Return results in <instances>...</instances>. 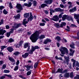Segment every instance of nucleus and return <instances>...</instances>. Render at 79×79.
I'll use <instances>...</instances> for the list:
<instances>
[{"mask_svg": "<svg viewBox=\"0 0 79 79\" xmlns=\"http://www.w3.org/2000/svg\"><path fill=\"white\" fill-rule=\"evenodd\" d=\"M41 32H40L39 31H36L34 33L31 35L30 38L32 42H35L38 40V36L39 35V34H40Z\"/></svg>", "mask_w": 79, "mask_h": 79, "instance_id": "1", "label": "nucleus"}, {"mask_svg": "<svg viewBox=\"0 0 79 79\" xmlns=\"http://www.w3.org/2000/svg\"><path fill=\"white\" fill-rule=\"evenodd\" d=\"M59 50L60 52H61V54L62 55H64L65 54V52L67 54H68V50L67 49V48L65 47H62Z\"/></svg>", "mask_w": 79, "mask_h": 79, "instance_id": "2", "label": "nucleus"}, {"mask_svg": "<svg viewBox=\"0 0 79 79\" xmlns=\"http://www.w3.org/2000/svg\"><path fill=\"white\" fill-rule=\"evenodd\" d=\"M71 61H72V62H73V66L74 68V66H75V67H76V66H77L79 68V63L77 61H76V60H74L73 59H71Z\"/></svg>", "mask_w": 79, "mask_h": 79, "instance_id": "3", "label": "nucleus"}, {"mask_svg": "<svg viewBox=\"0 0 79 79\" xmlns=\"http://www.w3.org/2000/svg\"><path fill=\"white\" fill-rule=\"evenodd\" d=\"M16 7L17 9L19 10H18L17 11V13H19V12H20L21 10H23V8L22 7V6H21V5L20 4H17Z\"/></svg>", "mask_w": 79, "mask_h": 79, "instance_id": "4", "label": "nucleus"}, {"mask_svg": "<svg viewBox=\"0 0 79 79\" xmlns=\"http://www.w3.org/2000/svg\"><path fill=\"white\" fill-rule=\"evenodd\" d=\"M22 24L21 23H15L14 24V26H13V28L14 29H18L22 26Z\"/></svg>", "mask_w": 79, "mask_h": 79, "instance_id": "5", "label": "nucleus"}, {"mask_svg": "<svg viewBox=\"0 0 79 79\" xmlns=\"http://www.w3.org/2000/svg\"><path fill=\"white\" fill-rule=\"evenodd\" d=\"M24 67H25L27 68V69H26V71H29V70H30V69H31H31H32V68H33V66L31 65H25Z\"/></svg>", "mask_w": 79, "mask_h": 79, "instance_id": "6", "label": "nucleus"}, {"mask_svg": "<svg viewBox=\"0 0 79 79\" xmlns=\"http://www.w3.org/2000/svg\"><path fill=\"white\" fill-rule=\"evenodd\" d=\"M26 19H24L23 21V25H24V26L25 27H26L27 26V25H26V24H27L28 23V22L29 21V19H28V21H26Z\"/></svg>", "mask_w": 79, "mask_h": 79, "instance_id": "7", "label": "nucleus"}, {"mask_svg": "<svg viewBox=\"0 0 79 79\" xmlns=\"http://www.w3.org/2000/svg\"><path fill=\"white\" fill-rule=\"evenodd\" d=\"M5 32H6V30H3V29H1V28H0V35H3Z\"/></svg>", "mask_w": 79, "mask_h": 79, "instance_id": "8", "label": "nucleus"}, {"mask_svg": "<svg viewBox=\"0 0 79 79\" xmlns=\"http://www.w3.org/2000/svg\"><path fill=\"white\" fill-rule=\"evenodd\" d=\"M52 20H53L55 21H57L59 19V18L58 17V15H55L53 17V18L51 19Z\"/></svg>", "mask_w": 79, "mask_h": 79, "instance_id": "9", "label": "nucleus"}, {"mask_svg": "<svg viewBox=\"0 0 79 79\" xmlns=\"http://www.w3.org/2000/svg\"><path fill=\"white\" fill-rule=\"evenodd\" d=\"M53 2V0H48V1H44V3L47 4V5H50L52 4Z\"/></svg>", "mask_w": 79, "mask_h": 79, "instance_id": "10", "label": "nucleus"}, {"mask_svg": "<svg viewBox=\"0 0 79 79\" xmlns=\"http://www.w3.org/2000/svg\"><path fill=\"white\" fill-rule=\"evenodd\" d=\"M55 12H61L63 11V10H62L60 8H57L54 9Z\"/></svg>", "mask_w": 79, "mask_h": 79, "instance_id": "11", "label": "nucleus"}, {"mask_svg": "<svg viewBox=\"0 0 79 79\" xmlns=\"http://www.w3.org/2000/svg\"><path fill=\"white\" fill-rule=\"evenodd\" d=\"M24 6H27V7H31L32 5V3L31 2H29L28 3H24Z\"/></svg>", "mask_w": 79, "mask_h": 79, "instance_id": "12", "label": "nucleus"}, {"mask_svg": "<svg viewBox=\"0 0 79 79\" xmlns=\"http://www.w3.org/2000/svg\"><path fill=\"white\" fill-rule=\"evenodd\" d=\"M64 58L65 60H66V62L67 63V64L68 65V64L69 62V57L64 56Z\"/></svg>", "mask_w": 79, "mask_h": 79, "instance_id": "13", "label": "nucleus"}, {"mask_svg": "<svg viewBox=\"0 0 79 79\" xmlns=\"http://www.w3.org/2000/svg\"><path fill=\"white\" fill-rule=\"evenodd\" d=\"M52 40L48 38L46 40H45L44 41V44H47V43L48 42H51Z\"/></svg>", "mask_w": 79, "mask_h": 79, "instance_id": "14", "label": "nucleus"}, {"mask_svg": "<svg viewBox=\"0 0 79 79\" xmlns=\"http://www.w3.org/2000/svg\"><path fill=\"white\" fill-rule=\"evenodd\" d=\"M29 53L27 52L25 53L24 54L22 55V56L23 57V58H27V56H29Z\"/></svg>", "mask_w": 79, "mask_h": 79, "instance_id": "15", "label": "nucleus"}, {"mask_svg": "<svg viewBox=\"0 0 79 79\" xmlns=\"http://www.w3.org/2000/svg\"><path fill=\"white\" fill-rule=\"evenodd\" d=\"M76 10H77V9L76 7H75L73 8L70 9L69 10V12H70V13H73V12H74V11H76Z\"/></svg>", "mask_w": 79, "mask_h": 79, "instance_id": "16", "label": "nucleus"}, {"mask_svg": "<svg viewBox=\"0 0 79 79\" xmlns=\"http://www.w3.org/2000/svg\"><path fill=\"white\" fill-rule=\"evenodd\" d=\"M7 49L8 52H12L14 50L13 48L11 47H9L7 48Z\"/></svg>", "mask_w": 79, "mask_h": 79, "instance_id": "17", "label": "nucleus"}, {"mask_svg": "<svg viewBox=\"0 0 79 79\" xmlns=\"http://www.w3.org/2000/svg\"><path fill=\"white\" fill-rule=\"evenodd\" d=\"M67 20L68 21H73V17L71 15H69V16H68L67 17Z\"/></svg>", "mask_w": 79, "mask_h": 79, "instance_id": "18", "label": "nucleus"}, {"mask_svg": "<svg viewBox=\"0 0 79 79\" xmlns=\"http://www.w3.org/2000/svg\"><path fill=\"white\" fill-rule=\"evenodd\" d=\"M34 48H32L28 52V53L31 55L33 54V52H34Z\"/></svg>", "mask_w": 79, "mask_h": 79, "instance_id": "19", "label": "nucleus"}, {"mask_svg": "<svg viewBox=\"0 0 79 79\" xmlns=\"http://www.w3.org/2000/svg\"><path fill=\"white\" fill-rule=\"evenodd\" d=\"M63 69H58L57 70V71L56 72V73H61V74H63Z\"/></svg>", "mask_w": 79, "mask_h": 79, "instance_id": "20", "label": "nucleus"}, {"mask_svg": "<svg viewBox=\"0 0 79 79\" xmlns=\"http://www.w3.org/2000/svg\"><path fill=\"white\" fill-rule=\"evenodd\" d=\"M8 57L9 60H10V61H12V62H15V60L13 58L11 57H10V56H8Z\"/></svg>", "mask_w": 79, "mask_h": 79, "instance_id": "21", "label": "nucleus"}, {"mask_svg": "<svg viewBox=\"0 0 79 79\" xmlns=\"http://www.w3.org/2000/svg\"><path fill=\"white\" fill-rule=\"evenodd\" d=\"M29 18V20H30L31 21H32V20L34 19V17H33L31 13H30V16L29 17V18Z\"/></svg>", "mask_w": 79, "mask_h": 79, "instance_id": "22", "label": "nucleus"}, {"mask_svg": "<svg viewBox=\"0 0 79 79\" xmlns=\"http://www.w3.org/2000/svg\"><path fill=\"white\" fill-rule=\"evenodd\" d=\"M22 44H23V42L22 41H20L19 43V44H17L16 45V48H18L21 45H22Z\"/></svg>", "mask_w": 79, "mask_h": 79, "instance_id": "23", "label": "nucleus"}, {"mask_svg": "<svg viewBox=\"0 0 79 79\" xmlns=\"http://www.w3.org/2000/svg\"><path fill=\"white\" fill-rule=\"evenodd\" d=\"M69 50L70 52H71V53H70L69 55L70 56H73L74 53V51H73V50H72L71 49H70Z\"/></svg>", "mask_w": 79, "mask_h": 79, "instance_id": "24", "label": "nucleus"}, {"mask_svg": "<svg viewBox=\"0 0 79 79\" xmlns=\"http://www.w3.org/2000/svg\"><path fill=\"white\" fill-rule=\"evenodd\" d=\"M74 18L75 19H77L79 18V14H74Z\"/></svg>", "mask_w": 79, "mask_h": 79, "instance_id": "25", "label": "nucleus"}, {"mask_svg": "<svg viewBox=\"0 0 79 79\" xmlns=\"http://www.w3.org/2000/svg\"><path fill=\"white\" fill-rule=\"evenodd\" d=\"M68 16L66 15H63V17H62V20L63 21H64L65 19H67Z\"/></svg>", "mask_w": 79, "mask_h": 79, "instance_id": "26", "label": "nucleus"}, {"mask_svg": "<svg viewBox=\"0 0 79 79\" xmlns=\"http://www.w3.org/2000/svg\"><path fill=\"white\" fill-rule=\"evenodd\" d=\"M64 77L66 78H68L69 77V73H66L64 75Z\"/></svg>", "mask_w": 79, "mask_h": 79, "instance_id": "27", "label": "nucleus"}, {"mask_svg": "<svg viewBox=\"0 0 79 79\" xmlns=\"http://www.w3.org/2000/svg\"><path fill=\"white\" fill-rule=\"evenodd\" d=\"M54 26H55V27H57V28H60V23H56L54 24Z\"/></svg>", "mask_w": 79, "mask_h": 79, "instance_id": "28", "label": "nucleus"}, {"mask_svg": "<svg viewBox=\"0 0 79 79\" xmlns=\"http://www.w3.org/2000/svg\"><path fill=\"white\" fill-rule=\"evenodd\" d=\"M29 45H30V44H29V43H27L25 44H24V48H27V47H28L29 46Z\"/></svg>", "mask_w": 79, "mask_h": 79, "instance_id": "29", "label": "nucleus"}, {"mask_svg": "<svg viewBox=\"0 0 79 79\" xmlns=\"http://www.w3.org/2000/svg\"><path fill=\"white\" fill-rule=\"evenodd\" d=\"M66 23L65 22H61V24L60 25V27H63V26H66Z\"/></svg>", "mask_w": 79, "mask_h": 79, "instance_id": "30", "label": "nucleus"}, {"mask_svg": "<svg viewBox=\"0 0 79 79\" xmlns=\"http://www.w3.org/2000/svg\"><path fill=\"white\" fill-rule=\"evenodd\" d=\"M24 18H28L29 16V13H25L23 15Z\"/></svg>", "mask_w": 79, "mask_h": 79, "instance_id": "31", "label": "nucleus"}, {"mask_svg": "<svg viewBox=\"0 0 79 79\" xmlns=\"http://www.w3.org/2000/svg\"><path fill=\"white\" fill-rule=\"evenodd\" d=\"M14 18H15V19H19L20 18V15L18 14L17 15L15 16Z\"/></svg>", "mask_w": 79, "mask_h": 79, "instance_id": "32", "label": "nucleus"}, {"mask_svg": "<svg viewBox=\"0 0 79 79\" xmlns=\"http://www.w3.org/2000/svg\"><path fill=\"white\" fill-rule=\"evenodd\" d=\"M45 6H47V4L44 3L41 5V7L42 8H44L45 7Z\"/></svg>", "mask_w": 79, "mask_h": 79, "instance_id": "33", "label": "nucleus"}, {"mask_svg": "<svg viewBox=\"0 0 79 79\" xmlns=\"http://www.w3.org/2000/svg\"><path fill=\"white\" fill-rule=\"evenodd\" d=\"M55 39L57 41H59L61 40V38L59 36H57L56 37Z\"/></svg>", "mask_w": 79, "mask_h": 79, "instance_id": "34", "label": "nucleus"}, {"mask_svg": "<svg viewBox=\"0 0 79 79\" xmlns=\"http://www.w3.org/2000/svg\"><path fill=\"white\" fill-rule=\"evenodd\" d=\"M14 39H13L12 38H10L9 40L8 41V42L9 43H11V42H14Z\"/></svg>", "mask_w": 79, "mask_h": 79, "instance_id": "35", "label": "nucleus"}, {"mask_svg": "<svg viewBox=\"0 0 79 79\" xmlns=\"http://www.w3.org/2000/svg\"><path fill=\"white\" fill-rule=\"evenodd\" d=\"M20 54V52H15V53H13L14 55H19Z\"/></svg>", "mask_w": 79, "mask_h": 79, "instance_id": "36", "label": "nucleus"}, {"mask_svg": "<svg viewBox=\"0 0 79 79\" xmlns=\"http://www.w3.org/2000/svg\"><path fill=\"white\" fill-rule=\"evenodd\" d=\"M33 4L34 6H37V2L35 1H33Z\"/></svg>", "mask_w": 79, "mask_h": 79, "instance_id": "37", "label": "nucleus"}, {"mask_svg": "<svg viewBox=\"0 0 79 79\" xmlns=\"http://www.w3.org/2000/svg\"><path fill=\"white\" fill-rule=\"evenodd\" d=\"M50 14L51 15H52V13H54V12H55V10H53L52 9H50Z\"/></svg>", "mask_w": 79, "mask_h": 79, "instance_id": "38", "label": "nucleus"}, {"mask_svg": "<svg viewBox=\"0 0 79 79\" xmlns=\"http://www.w3.org/2000/svg\"><path fill=\"white\" fill-rule=\"evenodd\" d=\"M74 43H73L72 44H70V47L72 48H74Z\"/></svg>", "mask_w": 79, "mask_h": 79, "instance_id": "39", "label": "nucleus"}, {"mask_svg": "<svg viewBox=\"0 0 79 79\" xmlns=\"http://www.w3.org/2000/svg\"><path fill=\"white\" fill-rule=\"evenodd\" d=\"M69 76L71 78H73V77H74V76L73 75V72L71 73H70V75H69Z\"/></svg>", "mask_w": 79, "mask_h": 79, "instance_id": "40", "label": "nucleus"}, {"mask_svg": "<svg viewBox=\"0 0 79 79\" xmlns=\"http://www.w3.org/2000/svg\"><path fill=\"white\" fill-rule=\"evenodd\" d=\"M3 13L4 15H7L8 14V11H7L5 9H4L3 10Z\"/></svg>", "mask_w": 79, "mask_h": 79, "instance_id": "41", "label": "nucleus"}, {"mask_svg": "<svg viewBox=\"0 0 79 79\" xmlns=\"http://www.w3.org/2000/svg\"><path fill=\"white\" fill-rule=\"evenodd\" d=\"M7 46H1V50H3L4 48H6Z\"/></svg>", "mask_w": 79, "mask_h": 79, "instance_id": "42", "label": "nucleus"}, {"mask_svg": "<svg viewBox=\"0 0 79 79\" xmlns=\"http://www.w3.org/2000/svg\"><path fill=\"white\" fill-rule=\"evenodd\" d=\"M6 68V66L5 64H3L2 65V69H5Z\"/></svg>", "mask_w": 79, "mask_h": 79, "instance_id": "43", "label": "nucleus"}, {"mask_svg": "<svg viewBox=\"0 0 79 79\" xmlns=\"http://www.w3.org/2000/svg\"><path fill=\"white\" fill-rule=\"evenodd\" d=\"M40 39H44V38H45V36L44 35H41L40 37Z\"/></svg>", "mask_w": 79, "mask_h": 79, "instance_id": "44", "label": "nucleus"}, {"mask_svg": "<svg viewBox=\"0 0 79 79\" xmlns=\"http://www.w3.org/2000/svg\"><path fill=\"white\" fill-rule=\"evenodd\" d=\"M4 73H9L10 71L8 70H5L4 71Z\"/></svg>", "mask_w": 79, "mask_h": 79, "instance_id": "45", "label": "nucleus"}, {"mask_svg": "<svg viewBox=\"0 0 79 79\" xmlns=\"http://www.w3.org/2000/svg\"><path fill=\"white\" fill-rule=\"evenodd\" d=\"M32 48H34L35 51V49H38V48H39V47L38 46H36L35 47H32Z\"/></svg>", "mask_w": 79, "mask_h": 79, "instance_id": "46", "label": "nucleus"}, {"mask_svg": "<svg viewBox=\"0 0 79 79\" xmlns=\"http://www.w3.org/2000/svg\"><path fill=\"white\" fill-rule=\"evenodd\" d=\"M31 74V70L28 72L27 73V76H29V75H30Z\"/></svg>", "mask_w": 79, "mask_h": 79, "instance_id": "47", "label": "nucleus"}, {"mask_svg": "<svg viewBox=\"0 0 79 79\" xmlns=\"http://www.w3.org/2000/svg\"><path fill=\"white\" fill-rule=\"evenodd\" d=\"M37 65H38V62H37L34 65V68H37Z\"/></svg>", "mask_w": 79, "mask_h": 79, "instance_id": "48", "label": "nucleus"}, {"mask_svg": "<svg viewBox=\"0 0 79 79\" xmlns=\"http://www.w3.org/2000/svg\"><path fill=\"white\" fill-rule=\"evenodd\" d=\"M9 6L10 9H12V8H13V6H12L11 3H9Z\"/></svg>", "mask_w": 79, "mask_h": 79, "instance_id": "49", "label": "nucleus"}, {"mask_svg": "<svg viewBox=\"0 0 79 79\" xmlns=\"http://www.w3.org/2000/svg\"><path fill=\"white\" fill-rule=\"evenodd\" d=\"M74 79H79V75H77L75 77H74Z\"/></svg>", "mask_w": 79, "mask_h": 79, "instance_id": "50", "label": "nucleus"}, {"mask_svg": "<svg viewBox=\"0 0 79 79\" xmlns=\"http://www.w3.org/2000/svg\"><path fill=\"white\" fill-rule=\"evenodd\" d=\"M10 34H11V33H9V32H7L6 34L7 37H9V36H10Z\"/></svg>", "mask_w": 79, "mask_h": 79, "instance_id": "51", "label": "nucleus"}, {"mask_svg": "<svg viewBox=\"0 0 79 79\" xmlns=\"http://www.w3.org/2000/svg\"><path fill=\"white\" fill-rule=\"evenodd\" d=\"M15 30V29L13 28H11L10 30V31L9 32V33H10V34L11 33H13V31Z\"/></svg>", "mask_w": 79, "mask_h": 79, "instance_id": "52", "label": "nucleus"}, {"mask_svg": "<svg viewBox=\"0 0 79 79\" xmlns=\"http://www.w3.org/2000/svg\"><path fill=\"white\" fill-rule=\"evenodd\" d=\"M5 76H7V77H9L10 78H12V77L11 75H5Z\"/></svg>", "mask_w": 79, "mask_h": 79, "instance_id": "53", "label": "nucleus"}, {"mask_svg": "<svg viewBox=\"0 0 79 79\" xmlns=\"http://www.w3.org/2000/svg\"><path fill=\"white\" fill-rule=\"evenodd\" d=\"M45 24L44 23H41L40 24V25L41 26H45Z\"/></svg>", "mask_w": 79, "mask_h": 79, "instance_id": "54", "label": "nucleus"}, {"mask_svg": "<svg viewBox=\"0 0 79 79\" xmlns=\"http://www.w3.org/2000/svg\"><path fill=\"white\" fill-rule=\"evenodd\" d=\"M18 69V66H16L15 67V68L14 69V71H17Z\"/></svg>", "mask_w": 79, "mask_h": 79, "instance_id": "55", "label": "nucleus"}, {"mask_svg": "<svg viewBox=\"0 0 79 79\" xmlns=\"http://www.w3.org/2000/svg\"><path fill=\"white\" fill-rule=\"evenodd\" d=\"M2 24H3V19H1V21L0 22V26H1Z\"/></svg>", "mask_w": 79, "mask_h": 79, "instance_id": "56", "label": "nucleus"}, {"mask_svg": "<svg viewBox=\"0 0 79 79\" xmlns=\"http://www.w3.org/2000/svg\"><path fill=\"white\" fill-rule=\"evenodd\" d=\"M63 13H61L58 16L59 18H61V17H62V15H63Z\"/></svg>", "mask_w": 79, "mask_h": 79, "instance_id": "57", "label": "nucleus"}, {"mask_svg": "<svg viewBox=\"0 0 79 79\" xmlns=\"http://www.w3.org/2000/svg\"><path fill=\"white\" fill-rule=\"evenodd\" d=\"M65 1H66V0H61V1L64 4H66V2H65Z\"/></svg>", "mask_w": 79, "mask_h": 79, "instance_id": "58", "label": "nucleus"}, {"mask_svg": "<svg viewBox=\"0 0 79 79\" xmlns=\"http://www.w3.org/2000/svg\"><path fill=\"white\" fill-rule=\"evenodd\" d=\"M6 29H8L10 28V26H9V25H6Z\"/></svg>", "mask_w": 79, "mask_h": 79, "instance_id": "59", "label": "nucleus"}, {"mask_svg": "<svg viewBox=\"0 0 79 79\" xmlns=\"http://www.w3.org/2000/svg\"><path fill=\"white\" fill-rule=\"evenodd\" d=\"M68 72V70L67 69L65 70L63 72H62V74H64V73H67Z\"/></svg>", "mask_w": 79, "mask_h": 79, "instance_id": "60", "label": "nucleus"}, {"mask_svg": "<svg viewBox=\"0 0 79 79\" xmlns=\"http://www.w3.org/2000/svg\"><path fill=\"white\" fill-rule=\"evenodd\" d=\"M19 63V60H17V62H16V65L18 66Z\"/></svg>", "mask_w": 79, "mask_h": 79, "instance_id": "61", "label": "nucleus"}, {"mask_svg": "<svg viewBox=\"0 0 79 79\" xmlns=\"http://www.w3.org/2000/svg\"><path fill=\"white\" fill-rule=\"evenodd\" d=\"M60 8H64V6L62 4L60 5Z\"/></svg>", "mask_w": 79, "mask_h": 79, "instance_id": "62", "label": "nucleus"}, {"mask_svg": "<svg viewBox=\"0 0 79 79\" xmlns=\"http://www.w3.org/2000/svg\"><path fill=\"white\" fill-rule=\"evenodd\" d=\"M0 77V79H3L5 78V76Z\"/></svg>", "mask_w": 79, "mask_h": 79, "instance_id": "63", "label": "nucleus"}, {"mask_svg": "<svg viewBox=\"0 0 79 79\" xmlns=\"http://www.w3.org/2000/svg\"><path fill=\"white\" fill-rule=\"evenodd\" d=\"M4 6H0V10H2L4 8Z\"/></svg>", "mask_w": 79, "mask_h": 79, "instance_id": "64", "label": "nucleus"}]
</instances>
